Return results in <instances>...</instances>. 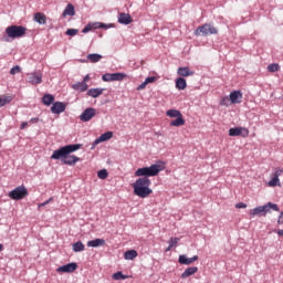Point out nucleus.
Segmentation results:
<instances>
[{
  "label": "nucleus",
  "mask_w": 283,
  "mask_h": 283,
  "mask_svg": "<svg viewBox=\"0 0 283 283\" xmlns=\"http://www.w3.org/2000/svg\"><path fill=\"white\" fill-rule=\"evenodd\" d=\"M271 209L273 211H280L277 203L268 202L264 206H259V207L250 210V218H255V216H266V213L271 212Z\"/></svg>",
  "instance_id": "20e7f679"
},
{
  "label": "nucleus",
  "mask_w": 283,
  "mask_h": 283,
  "mask_svg": "<svg viewBox=\"0 0 283 283\" xmlns=\"http://www.w3.org/2000/svg\"><path fill=\"white\" fill-rule=\"evenodd\" d=\"M280 185V178L273 175L272 179L269 181V187H277Z\"/></svg>",
  "instance_id": "c9c22d12"
},
{
  "label": "nucleus",
  "mask_w": 283,
  "mask_h": 283,
  "mask_svg": "<svg viewBox=\"0 0 283 283\" xmlns=\"http://www.w3.org/2000/svg\"><path fill=\"white\" fill-rule=\"evenodd\" d=\"M185 125V118L182 115L170 122V127H182Z\"/></svg>",
  "instance_id": "cd10ccee"
},
{
  "label": "nucleus",
  "mask_w": 283,
  "mask_h": 283,
  "mask_svg": "<svg viewBox=\"0 0 283 283\" xmlns=\"http://www.w3.org/2000/svg\"><path fill=\"white\" fill-rule=\"evenodd\" d=\"M28 82L31 85H41V83L43 82V74H41L39 72L29 73Z\"/></svg>",
  "instance_id": "9d476101"
},
{
  "label": "nucleus",
  "mask_w": 283,
  "mask_h": 283,
  "mask_svg": "<svg viewBox=\"0 0 283 283\" xmlns=\"http://www.w3.org/2000/svg\"><path fill=\"white\" fill-rule=\"evenodd\" d=\"M88 85L85 82H77L72 85V90H75V92H87Z\"/></svg>",
  "instance_id": "aec40b11"
},
{
  "label": "nucleus",
  "mask_w": 283,
  "mask_h": 283,
  "mask_svg": "<svg viewBox=\"0 0 283 283\" xmlns=\"http://www.w3.org/2000/svg\"><path fill=\"white\" fill-rule=\"evenodd\" d=\"M28 196V188L25 186H18L9 192L11 200H23Z\"/></svg>",
  "instance_id": "0eeeda50"
},
{
  "label": "nucleus",
  "mask_w": 283,
  "mask_h": 283,
  "mask_svg": "<svg viewBox=\"0 0 283 283\" xmlns=\"http://www.w3.org/2000/svg\"><path fill=\"white\" fill-rule=\"evenodd\" d=\"M96 116V108L88 107L84 109V112L80 115V120L82 123H90Z\"/></svg>",
  "instance_id": "1a4fd4ad"
},
{
  "label": "nucleus",
  "mask_w": 283,
  "mask_h": 283,
  "mask_svg": "<svg viewBox=\"0 0 283 283\" xmlns=\"http://www.w3.org/2000/svg\"><path fill=\"white\" fill-rule=\"evenodd\" d=\"M105 92V88H90L87 91V96H91V98H98Z\"/></svg>",
  "instance_id": "6ab92c4d"
},
{
  "label": "nucleus",
  "mask_w": 283,
  "mask_h": 283,
  "mask_svg": "<svg viewBox=\"0 0 283 283\" xmlns=\"http://www.w3.org/2000/svg\"><path fill=\"white\" fill-rule=\"evenodd\" d=\"M235 208H237V209H247V203H244V202H239V203L235 205Z\"/></svg>",
  "instance_id": "de8ad7c7"
},
{
  "label": "nucleus",
  "mask_w": 283,
  "mask_h": 283,
  "mask_svg": "<svg viewBox=\"0 0 283 283\" xmlns=\"http://www.w3.org/2000/svg\"><path fill=\"white\" fill-rule=\"evenodd\" d=\"M171 249H174L171 245H168V248L166 249V253L171 251Z\"/></svg>",
  "instance_id": "6e6d98bb"
},
{
  "label": "nucleus",
  "mask_w": 283,
  "mask_h": 283,
  "mask_svg": "<svg viewBox=\"0 0 283 283\" xmlns=\"http://www.w3.org/2000/svg\"><path fill=\"white\" fill-rule=\"evenodd\" d=\"M52 114H63L65 112V103L54 102L51 106Z\"/></svg>",
  "instance_id": "4468645a"
},
{
  "label": "nucleus",
  "mask_w": 283,
  "mask_h": 283,
  "mask_svg": "<svg viewBox=\"0 0 283 283\" xmlns=\"http://www.w3.org/2000/svg\"><path fill=\"white\" fill-rule=\"evenodd\" d=\"M87 81H90V75H85L82 83H87Z\"/></svg>",
  "instance_id": "603ef678"
},
{
  "label": "nucleus",
  "mask_w": 283,
  "mask_h": 283,
  "mask_svg": "<svg viewBox=\"0 0 283 283\" xmlns=\"http://www.w3.org/2000/svg\"><path fill=\"white\" fill-rule=\"evenodd\" d=\"M74 14H76L74 6L72 3H69L62 13V17H74Z\"/></svg>",
  "instance_id": "5701e85b"
},
{
  "label": "nucleus",
  "mask_w": 283,
  "mask_h": 283,
  "mask_svg": "<svg viewBox=\"0 0 283 283\" xmlns=\"http://www.w3.org/2000/svg\"><path fill=\"white\" fill-rule=\"evenodd\" d=\"M144 82H146V85H149V83H156V76L146 77Z\"/></svg>",
  "instance_id": "c03bdc74"
},
{
  "label": "nucleus",
  "mask_w": 283,
  "mask_h": 283,
  "mask_svg": "<svg viewBox=\"0 0 283 283\" xmlns=\"http://www.w3.org/2000/svg\"><path fill=\"white\" fill-rule=\"evenodd\" d=\"M277 70H280V64L272 63L268 65V72H277Z\"/></svg>",
  "instance_id": "4c0bfd02"
},
{
  "label": "nucleus",
  "mask_w": 283,
  "mask_h": 283,
  "mask_svg": "<svg viewBox=\"0 0 283 283\" xmlns=\"http://www.w3.org/2000/svg\"><path fill=\"white\" fill-rule=\"evenodd\" d=\"M229 136H242V138H247L249 136V129L244 127L230 128Z\"/></svg>",
  "instance_id": "f8f14e48"
},
{
  "label": "nucleus",
  "mask_w": 283,
  "mask_h": 283,
  "mask_svg": "<svg viewBox=\"0 0 283 283\" xmlns=\"http://www.w3.org/2000/svg\"><path fill=\"white\" fill-rule=\"evenodd\" d=\"M94 28V23L93 24H87L86 27H84V29L82 30L83 34H87V32H91L92 29Z\"/></svg>",
  "instance_id": "a19ab883"
},
{
  "label": "nucleus",
  "mask_w": 283,
  "mask_h": 283,
  "mask_svg": "<svg viewBox=\"0 0 283 283\" xmlns=\"http://www.w3.org/2000/svg\"><path fill=\"white\" fill-rule=\"evenodd\" d=\"M101 59H103V55H101L98 53H91L87 55V60L91 63H98V61H101Z\"/></svg>",
  "instance_id": "c85d7f7f"
},
{
  "label": "nucleus",
  "mask_w": 283,
  "mask_h": 283,
  "mask_svg": "<svg viewBox=\"0 0 283 283\" xmlns=\"http://www.w3.org/2000/svg\"><path fill=\"white\" fill-rule=\"evenodd\" d=\"M76 269H78V264L72 262V263H67L65 265H61L56 269L57 273H74V271H76Z\"/></svg>",
  "instance_id": "9b49d317"
},
{
  "label": "nucleus",
  "mask_w": 283,
  "mask_h": 283,
  "mask_svg": "<svg viewBox=\"0 0 283 283\" xmlns=\"http://www.w3.org/2000/svg\"><path fill=\"white\" fill-rule=\"evenodd\" d=\"M179 76H193V71L189 70V66H181L177 70Z\"/></svg>",
  "instance_id": "412c9836"
},
{
  "label": "nucleus",
  "mask_w": 283,
  "mask_h": 283,
  "mask_svg": "<svg viewBox=\"0 0 283 283\" xmlns=\"http://www.w3.org/2000/svg\"><path fill=\"white\" fill-rule=\"evenodd\" d=\"M277 235H280L281 238H283V230H277Z\"/></svg>",
  "instance_id": "5fc2aeb1"
},
{
  "label": "nucleus",
  "mask_w": 283,
  "mask_h": 283,
  "mask_svg": "<svg viewBox=\"0 0 283 283\" xmlns=\"http://www.w3.org/2000/svg\"><path fill=\"white\" fill-rule=\"evenodd\" d=\"M282 174H283V170H282V169H276V170L274 171L273 176L276 177V178H280V177L282 176Z\"/></svg>",
  "instance_id": "49530a36"
},
{
  "label": "nucleus",
  "mask_w": 283,
  "mask_h": 283,
  "mask_svg": "<svg viewBox=\"0 0 283 283\" xmlns=\"http://www.w3.org/2000/svg\"><path fill=\"white\" fill-rule=\"evenodd\" d=\"M42 103H43V105H46L48 107H50V105H53V103H54V95H52V94L43 95Z\"/></svg>",
  "instance_id": "393cba45"
},
{
  "label": "nucleus",
  "mask_w": 283,
  "mask_h": 283,
  "mask_svg": "<svg viewBox=\"0 0 283 283\" xmlns=\"http://www.w3.org/2000/svg\"><path fill=\"white\" fill-rule=\"evenodd\" d=\"M107 176H109V172H107V169H102L97 172V177L101 180H105L107 178Z\"/></svg>",
  "instance_id": "f704fd0d"
},
{
  "label": "nucleus",
  "mask_w": 283,
  "mask_h": 283,
  "mask_svg": "<svg viewBox=\"0 0 283 283\" xmlns=\"http://www.w3.org/2000/svg\"><path fill=\"white\" fill-rule=\"evenodd\" d=\"M66 34L67 36H76L78 34V29H67Z\"/></svg>",
  "instance_id": "58836bf2"
},
{
  "label": "nucleus",
  "mask_w": 283,
  "mask_h": 283,
  "mask_svg": "<svg viewBox=\"0 0 283 283\" xmlns=\"http://www.w3.org/2000/svg\"><path fill=\"white\" fill-rule=\"evenodd\" d=\"M34 21L40 25H45L48 18L45 17V13L38 12L34 14Z\"/></svg>",
  "instance_id": "b1692460"
},
{
  "label": "nucleus",
  "mask_w": 283,
  "mask_h": 283,
  "mask_svg": "<svg viewBox=\"0 0 283 283\" xmlns=\"http://www.w3.org/2000/svg\"><path fill=\"white\" fill-rule=\"evenodd\" d=\"M33 123H36L39 120V118H32L31 119Z\"/></svg>",
  "instance_id": "4d7b16f0"
},
{
  "label": "nucleus",
  "mask_w": 283,
  "mask_h": 283,
  "mask_svg": "<svg viewBox=\"0 0 283 283\" xmlns=\"http://www.w3.org/2000/svg\"><path fill=\"white\" fill-rule=\"evenodd\" d=\"M109 28H114V24H112V23L105 24L103 22H95L94 23V30H99V29L109 30Z\"/></svg>",
  "instance_id": "bb28decb"
},
{
  "label": "nucleus",
  "mask_w": 283,
  "mask_h": 283,
  "mask_svg": "<svg viewBox=\"0 0 283 283\" xmlns=\"http://www.w3.org/2000/svg\"><path fill=\"white\" fill-rule=\"evenodd\" d=\"M8 103H12V96L0 97V107L8 105Z\"/></svg>",
  "instance_id": "72a5a7b5"
},
{
  "label": "nucleus",
  "mask_w": 283,
  "mask_h": 283,
  "mask_svg": "<svg viewBox=\"0 0 283 283\" xmlns=\"http://www.w3.org/2000/svg\"><path fill=\"white\" fill-rule=\"evenodd\" d=\"M230 101H231V99H230L228 96H226V97H223V98L221 99L220 105L226 106V107H229V102H230Z\"/></svg>",
  "instance_id": "37998d69"
},
{
  "label": "nucleus",
  "mask_w": 283,
  "mask_h": 283,
  "mask_svg": "<svg viewBox=\"0 0 283 283\" xmlns=\"http://www.w3.org/2000/svg\"><path fill=\"white\" fill-rule=\"evenodd\" d=\"M2 250H3V244L0 243V251H2Z\"/></svg>",
  "instance_id": "13d9d810"
},
{
  "label": "nucleus",
  "mask_w": 283,
  "mask_h": 283,
  "mask_svg": "<svg viewBox=\"0 0 283 283\" xmlns=\"http://www.w3.org/2000/svg\"><path fill=\"white\" fill-rule=\"evenodd\" d=\"M229 98H230V103H232V105H238V104L242 103V98H243L242 92L241 91H232L230 93Z\"/></svg>",
  "instance_id": "ddd939ff"
},
{
  "label": "nucleus",
  "mask_w": 283,
  "mask_h": 283,
  "mask_svg": "<svg viewBox=\"0 0 283 283\" xmlns=\"http://www.w3.org/2000/svg\"><path fill=\"white\" fill-rule=\"evenodd\" d=\"M117 19L122 25H129L132 23V15L128 13H119Z\"/></svg>",
  "instance_id": "dca6fc26"
},
{
  "label": "nucleus",
  "mask_w": 283,
  "mask_h": 283,
  "mask_svg": "<svg viewBox=\"0 0 283 283\" xmlns=\"http://www.w3.org/2000/svg\"><path fill=\"white\" fill-rule=\"evenodd\" d=\"M196 273H198V266H190L184 271V273L181 274V277L182 280H185L187 277H191V275H196Z\"/></svg>",
  "instance_id": "f3484780"
},
{
  "label": "nucleus",
  "mask_w": 283,
  "mask_h": 283,
  "mask_svg": "<svg viewBox=\"0 0 283 283\" xmlns=\"http://www.w3.org/2000/svg\"><path fill=\"white\" fill-rule=\"evenodd\" d=\"M211 34H218V29L211 23L198 27L195 31L196 36H210Z\"/></svg>",
  "instance_id": "423d86ee"
},
{
  "label": "nucleus",
  "mask_w": 283,
  "mask_h": 283,
  "mask_svg": "<svg viewBox=\"0 0 283 283\" xmlns=\"http://www.w3.org/2000/svg\"><path fill=\"white\" fill-rule=\"evenodd\" d=\"M83 145L81 144H73V145H66L63 146L56 150L53 151L51 155V160H65L66 156H70V154H74V151H78Z\"/></svg>",
  "instance_id": "f03ea898"
},
{
  "label": "nucleus",
  "mask_w": 283,
  "mask_h": 283,
  "mask_svg": "<svg viewBox=\"0 0 283 283\" xmlns=\"http://www.w3.org/2000/svg\"><path fill=\"white\" fill-rule=\"evenodd\" d=\"M74 253H81V251H85V244L82 241H77L73 243Z\"/></svg>",
  "instance_id": "c756f323"
},
{
  "label": "nucleus",
  "mask_w": 283,
  "mask_h": 283,
  "mask_svg": "<svg viewBox=\"0 0 283 283\" xmlns=\"http://www.w3.org/2000/svg\"><path fill=\"white\" fill-rule=\"evenodd\" d=\"M87 247H91L93 249H96L98 247H105V240L104 239H94L87 242Z\"/></svg>",
  "instance_id": "4be33fe9"
},
{
  "label": "nucleus",
  "mask_w": 283,
  "mask_h": 283,
  "mask_svg": "<svg viewBox=\"0 0 283 283\" xmlns=\"http://www.w3.org/2000/svg\"><path fill=\"white\" fill-rule=\"evenodd\" d=\"M78 160H81V158L74 156V155H66L64 157V160L62 161L64 165H76V163H78Z\"/></svg>",
  "instance_id": "a211bd4d"
},
{
  "label": "nucleus",
  "mask_w": 283,
  "mask_h": 283,
  "mask_svg": "<svg viewBox=\"0 0 283 283\" xmlns=\"http://www.w3.org/2000/svg\"><path fill=\"white\" fill-rule=\"evenodd\" d=\"M177 90H187V80L185 77H178L176 80Z\"/></svg>",
  "instance_id": "a878e982"
},
{
  "label": "nucleus",
  "mask_w": 283,
  "mask_h": 283,
  "mask_svg": "<svg viewBox=\"0 0 283 283\" xmlns=\"http://www.w3.org/2000/svg\"><path fill=\"white\" fill-rule=\"evenodd\" d=\"M198 255H193L192 258H187L185 254L179 255V264H185L186 266H189V264H193V262H197Z\"/></svg>",
  "instance_id": "2eb2a0df"
},
{
  "label": "nucleus",
  "mask_w": 283,
  "mask_h": 283,
  "mask_svg": "<svg viewBox=\"0 0 283 283\" xmlns=\"http://www.w3.org/2000/svg\"><path fill=\"white\" fill-rule=\"evenodd\" d=\"M126 76L127 74L125 73H105L102 76V81L105 83H112L114 81H123Z\"/></svg>",
  "instance_id": "6e6552de"
},
{
  "label": "nucleus",
  "mask_w": 283,
  "mask_h": 283,
  "mask_svg": "<svg viewBox=\"0 0 283 283\" xmlns=\"http://www.w3.org/2000/svg\"><path fill=\"white\" fill-rule=\"evenodd\" d=\"M52 200H54V198H50L49 200L42 202V203H39L38 207L39 209H41V207H46V205H50L52 202Z\"/></svg>",
  "instance_id": "a18cd8bd"
},
{
  "label": "nucleus",
  "mask_w": 283,
  "mask_h": 283,
  "mask_svg": "<svg viewBox=\"0 0 283 283\" xmlns=\"http://www.w3.org/2000/svg\"><path fill=\"white\" fill-rule=\"evenodd\" d=\"M28 127V122H23L21 125H20V129H25Z\"/></svg>",
  "instance_id": "3c124183"
},
{
  "label": "nucleus",
  "mask_w": 283,
  "mask_h": 283,
  "mask_svg": "<svg viewBox=\"0 0 283 283\" xmlns=\"http://www.w3.org/2000/svg\"><path fill=\"white\" fill-rule=\"evenodd\" d=\"M101 143H103V140H101V137H98L97 139H95L94 145H98Z\"/></svg>",
  "instance_id": "864d4df0"
},
{
  "label": "nucleus",
  "mask_w": 283,
  "mask_h": 283,
  "mask_svg": "<svg viewBox=\"0 0 283 283\" xmlns=\"http://www.w3.org/2000/svg\"><path fill=\"white\" fill-rule=\"evenodd\" d=\"M166 115L169 116V118H178L179 116H182V113L178 109H169L166 112Z\"/></svg>",
  "instance_id": "2f4dec72"
},
{
  "label": "nucleus",
  "mask_w": 283,
  "mask_h": 283,
  "mask_svg": "<svg viewBox=\"0 0 283 283\" xmlns=\"http://www.w3.org/2000/svg\"><path fill=\"white\" fill-rule=\"evenodd\" d=\"M114 136V133L112 132H106L104 134H102L99 136V140H102V143H105V140H111V138Z\"/></svg>",
  "instance_id": "473e14b6"
},
{
  "label": "nucleus",
  "mask_w": 283,
  "mask_h": 283,
  "mask_svg": "<svg viewBox=\"0 0 283 283\" xmlns=\"http://www.w3.org/2000/svg\"><path fill=\"white\" fill-rule=\"evenodd\" d=\"M180 242V238H170V240L168 241L169 247H176V244H178Z\"/></svg>",
  "instance_id": "ea45409f"
},
{
  "label": "nucleus",
  "mask_w": 283,
  "mask_h": 283,
  "mask_svg": "<svg viewBox=\"0 0 283 283\" xmlns=\"http://www.w3.org/2000/svg\"><path fill=\"white\" fill-rule=\"evenodd\" d=\"M125 260H135L138 258V252L136 250H128L124 254Z\"/></svg>",
  "instance_id": "7c9ffc66"
},
{
  "label": "nucleus",
  "mask_w": 283,
  "mask_h": 283,
  "mask_svg": "<svg viewBox=\"0 0 283 283\" xmlns=\"http://www.w3.org/2000/svg\"><path fill=\"white\" fill-rule=\"evenodd\" d=\"M113 280H127V276L123 272H116L113 274Z\"/></svg>",
  "instance_id": "e433bc0d"
},
{
  "label": "nucleus",
  "mask_w": 283,
  "mask_h": 283,
  "mask_svg": "<svg viewBox=\"0 0 283 283\" xmlns=\"http://www.w3.org/2000/svg\"><path fill=\"white\" fill-rule=\"evenodd\" d=\"M19 72H21V66L15 65L10 70V74L14 75V74H19Z\"/></svg>",
  "instance_id": "79ce46f5"
},
{
  "label": "nucleus",
  "mask_w": 283,
  "mask_h": 283,
  "mask_svg": "<svg viewBox=\"0 0 283 283\" xmlns=\"http://www.w3.org/2000/svg\"><path fill=\"white\" fill-rule=\"evenodd\" d=\"M145 87H147V84L144 81L139 86H137V91L140 92V91L145 90Z\"/></svg>",
  "instance_id": "09e8293b"
},
{
  "label": "nucleus",
  "mask_w": 283,
  "mask_h": 283,
  "mask_svg": "<svg viewBox=\"0 0 283 283\" xmlns=\"http://www.w3.org/2000/svg\"><path fill=\"white\" fill-rule=\"evenodd\" d=\"M277 224H283V212L279 216Z\"/></svg>",
  "instance_id": "8fccbe9b"
},
{
  "label": "nucleus",
  "mask_w": 283,
  "mask_h": 283,
  "mask_svg": "<svg viewBox=\"0 0 283 283\" xmlns=\"http://www.w3.org/2000/svg\"><path fill=\"white\" fill-rule=\"evenodd\" d=\"M160 171H163V168L160 167V165L154 164L150 167L138 168L135 171V176L137 178H151L154 176H158Z\"/></svg>",
  "instance_id": "7ed1b4c3"
},
{
  "label": "nucleus",
  "mask_w": 283,
  "mask_h": 283,
  "mask_svg": "<svg viewBox=\"0 0 283 283\" xmlns=\"http://www.w3.org/2000/svg\"><path fill=\"white\" fill-rule=\"evenodd\" d=\"M28 29L22 25H10L6 29V34L9 39H21V36H25V32Z\"/></svg>",
  "instance_id": "39448f33"
},
{
  "label": "nucleus",
  "mask_w": 283,
  "mask_h": 283,
  "mask_svg": "<svg viewBox=\"0 0 283 283\" xmlns=\"http://www.w3.org/2000/svg\"><path fill=\"white\" fill-rule=\"evenodd\" d=\"M151 180L147 177H140L133 184L134 195L138 198H149L154 190H151Z\"/></svg>",
  "instance_id": "f257e3e1"
}]
</instances>
